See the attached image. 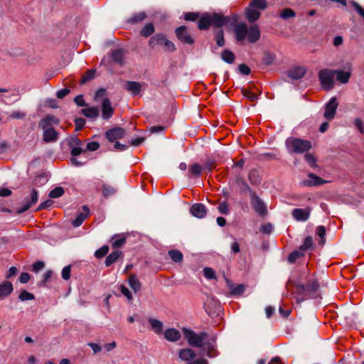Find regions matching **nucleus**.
Masks as SVG:
<instances>
[{
    "label": "nucleus",
    "instance_id": "f257e3e1",
    "mask_svg": "<svg viewBox=\"0 0 364 364\" xmlns=\"http://www.w3.org/2000/svg\"><path fill=\"white\" fill-rule=\"evenodd\" d=\"M235 34L237 41H243L247 38L251 43H256L261 36L260 30L257 25L248 27L245 23L236 25L235 26Z\"/></svg>",
    "mask_w": 364,
    "mask_h": 364
},
{
    "label": "nucleus",
    "instance_id": "f03ea898",
    "mask_svg": "<svg viewBox=\"0 0 364 364\" xmlns=\"http://www.w3.org/2000/svg\"><path fill=\"white\" fill-rule=\"evenodd\" d=\"M185 338L187 340L188 344L193 347L201 348L204 345L208 349V354L210 356V350L213 347L208 343H205V339L208 338V333L205 332H200L196 333L192 330L183 328V329Z\"/></svg>",
    "mask_w": 364,
    "mask_h": 364
},
{
    "label": "nucleus",
    "instance_id": "7ed1b4c3",
    "mask_svg": "<svg viewBox=\"0 0 364 364\" xmlns=\"http://www.w3.org/2000/svg\"><path fill=\"white\" fill-rule=\"evenodd\" d=\"M295 288V293L302 297L298 299V302H301L304 299L311 298L313 294L319 289V284L317 279H309L306 285L296 283L294 285Z\"/></svg>",
    "mask_w": 364,
    "mask_h": 364
},
{
    "label": "nucleus",
    "instance_id": "20e7f679",
    "mask_svg": "<svg viewBox=\"0 0 364 364\" xmlns=\"http://www.w3.org/2000/svg\"><path fill=\"white\" fill-rule=\"evenodd\" d=\"M285 145L289 154H303L311 149V143L308 140L289 137Z\"/></svg>",
    "mask_w": 364,
    "mask_h": 364
},
{
    "label": "nucleus",
    "instance_id": "39448f33",
    "mask_svg": "<svg viewBox=\"0 0 364 364\" xmlns=\"http://www.w3.org/2000/svg\"><path fill=\"white\" fill-rule=\"evenodd\" d=\"M267 7V0H252L246 9L245 16L249 22L256 21L260 16L261 11Z\"/></svg>",
    "mask_w": 364,
    "mask_h": 364
},
{
    "label": "nucleus",
    "instance_id": "423d86ee",
    "mask_svg": "<svg viewBox=\"0 0 364 364\" xmlns=\"http://www.w3.org/2000/svg\"><path fill=\"white\" fill-rule=\"evenodd\" d=\"M245 189L250 192V203L255 211L259 215L264 216L267 213V208L262 200L256 194V193L253 192L250 186L245 183H244Z\"/></svg>",
    "mask_w": 364,
    "mask_h": 364
},
{
    "label": "nucleus",
    "instance_id": "0eeeda50",
    "mask_svg": "<svg viewBox=\"0 0 364 364\" xmlns=\"http://www.w3.org/2000/svg\"><path fill=\"white\" fill-rule=\"evenodd\" d=\"M180 359L186 364H207V360L201 357H197L195 351L191 348H183L178 352Z\"/></svg>",
    "mask_w": 364,
    "mask_h": 364
},
{
    "label": "nucleus",
    "instance_id": "6e6552de",
    "mask_svg": "<svg viewBox=\"0 0 364 364\" xmlns=\"http://www.w3.org/2000/svg\"><path fill=\"white\" fill-rule=\"evenodd\" d=\"M335 72L330 69H323L318 73V79L322 88L331 90L334 86Z\"/></svg>",
    "mask_w": 364,
    "mask_h": 364
},
{
    "label": "nucleus",
    "instance_id": "1a4fd4ad",
    "mask_svg": "<svg viewBox=\"0 0 364 364\" xmlns=\"http://www.w3.org/2000/svg\"><path fill=\"white\" fill-rule=\"evenodd\" d=\"M38 191L35 188H33L30 194V199L28 198L24 199L22 207L16 210L17 213H23L27 211L31 207V205L36 204L38 201Z\"/></svg>",
    "mask_w": 364,
    "mask_h": 364
},
{
    "label": "nucleus",
    "instance_id": "9d476101",
    "mask_svg": "<svg viewBox=\"0 0 364 364\" xmlns=\"http://www.w3.org/2000/svg\"><path fill=\"white\" fill-rule=\"evenodd\" d=\"M338 106V103L336 97H333L331 98L325 106L323 117L328 120L333 119L335 117Z\"/></svg>",
    "mask_w": 364,
    "mask_h": 364
},
{
    "label": "nucleus",
    "instance_id": "9b49d317",
    "mask_svg": "<svg viewBox=\"0 0 364 364\" xmlns=\"http://www.w3.org/2000/svg\"><path fill=\"white\" fill-rule=\"evenodd\" d=\"M210 18L211 25L217 28L227 25L231 21V17L225 16L221 14L217 13L210 14Z\"/></svg>",
    "mask_w": 364,
    "mask_h": 364
},
{
    "label": "nucleus",
    "instance_id": "f8f14e48",
    "mask_svg": "<svg viewBox=\"0 0 364 364\" xmlns=\"http://www.w3.org/2000/svg\"><path fill=\"white\" fill-rule=\"evenodd\" d=\"M176 35L183 43L191 45L194 43V39L188 33L187 28L185 26L177 28L176 29Z\"/></svg>",
    "mask_w": 364,
    "mask_h": 364
},
{
    "label": "nucleus",
    "instance_id": "ddd939ff",
    "mask_svg": "<svg viewBox=\"0 0 364 364\" xmlns=\"http://www.w3.org/2000/svg\"><path fill=\"white\" fill-rule=\"evenodd\" d=\"M126 132L121 127H114L109 129L105 132L107 139L110 142L117 141V140L123 138L125 136Z\"/></svg>",
    "mask_w": 364,
    "mask_h": 364
},
{
    "label": "nucleus",
    "instance_id": "4468645a",
    "mask_svg": "<svg viewBox=\"0 0 364 364\" xmlns=\"http://www.w3.org/2000/svg\"><path fill=\"white\" fill-rule=\"evenodd\" d=\"M102 117L103 119L107 120L110 119L114 114V108L109 98L104 97L102 101Z\"/></svg>",
    "mask_w": 364,
    "mask_h": 364
},
{
    "label": "nucleus",
    "instance_id": "2eb2a0df",
    "mask_svg": "<svg viewBox=\"0 0 364 364\" xmlns=\"http://www.w3.org/2000/svg\"><path fill=\"white\" fill-rule=\"evenodd\" d=\"M307 176L309 178L308 179L303 180L301 182V184L304 186L313 187V186H317L319 185H322V184L326 183V181H324L323 179H322L321 177H319L312 173H309L307 174Z\"/></svg>",
    "mask_w": 364,
    "mask_h": 364
},
{
    "label": "nucleus",
    "instance_id": "dca6fc26",
    "mask_svg": "<svg viewBox=\"0 0 364 364\" xmlns=\"http://www.w3.org/2000/svg\"><path fill=\"white\" fill-rule=\"evenodd\" d=\"M310 208H295L292 210V216L297 221H306L310 215Z\"/></svg>",
    "mask_w": 364,
    "mask_h": 364
},
{
    "label": "nucleus",
    "instance_id": "f3484780",
    "mask_svg": "<svg viewBox=\"0 0 364 364\" xmlns=\"http://www.w3.org/2000/svg\"><path fill=\"white\" fill-rule=\"evenodd\" d=\"M190 213L196 218H203L207 214L205 206L202 203H195L190 208Z\"/></svg>",
    "mask_w": 364,
    "mask_h": 364
},
{
    "label": "nucleus",
    "instance_id": "a211bd4d",
    "mask_svg": "<svg viewBox=\"0 0 364 364\" xmlns=\"http://www.w3.org/2000/svg\"><path fill=\"white\" fill-rule=\"evenodd\" d=\"M306 73V70L303 66H297L288 70V76L293 80H299L302 78Z\"/></svg>",
    "mask_w": 364,
    "mask_h": 364
},
{
    "label": "nucleus",
    "instance_id": "6ab92c4d",
    "mask_svg": "<svg viewBox=\"0 0 364 364\" xmlns=\"http://www.w3.org/2000/svg\"><path fill=\"white\" fill-rule=\"evenodd\" d=\"M43 130V140L49 143L58 139V133L53 127L42 128Z\"/></svg>",
    "mask_w": 364,
    "mask_h": 364
},
{
    "label": "nucleus",
    "instance_id": "aec40b11",
    "mask_svg": "<svg viewBox=\"0 0 364 364\" xmlns=\"http://www.w3.org/2000/svg\"><path fill=\"white\" fill-rule=\"evenodd\" d=\"M164 334V338L170 342L178 341L181 336L180 331L173 328H167Z\"/></svg>",
    "mask_w": 364,
    "mask_h": 364
},
{
    "label": "nucleus",
    "instance_id": "412c9836",
    "mask_svg": "<svg viewBox=\"0 0 364 364\" xmlns=\"http://www.w3.org/2000/svg\"><path fill=\"white\" fill-rule=\"evenodd\" d=\"M125 89L132 95H138L141 90V85L136 81H127Z\"/></svg>",
    "mask_w": 364,
    "mask_h": 364
},
{
    "label": "nucleus",
    "instance_id": "4be33fe9",
    "mask_svg": "<svg viewBox=\"0 0 364 364\" xmlns=\"http://www.w3.org/2000/svg\"><path fill=\"white\" fill-rule=\"evenodd\" d=\"M13 284L8 281L0 284V299L8 296L13 291Z\"/></svg>",
    "mask_w": 364,
    "mask_h": 364
},
{
    "label": "nucleus",
    "instance_id": "5701e85b",
    "mask_svg": "<svg viewBox=\"0 0 364 364\" xmlns=\"http://www.w3.org/2000/svg\"><path fill=\"white\" fill-rule=\"evenodd\" d=\"M211 26L210 14L205 13L202 15L198 22V28L200 30H207Z\"/></svg>",
    "mask_w": 364,
    "mask_h": 364
},
{
    "label": "nucleus",
    "instance_id": "b1692460",
    "mask_svg": "<svg viewBox=\"0 0 364 364\" xmlns=\"http://www.w3.org/2000/svg\"><path fill=\"white\" fill-rule=\"evenodd\" d=\"M148 322L149 323L152 331L156 334L159 335L163 332L164 324L161 321L156 318H149Z\"/></svg>",
    "mask_w": 364,
    "mask_h": 364
},
{
    "label": "nucleus",
    "instance_id": "393cba45",
    "mask_svg": "<svg viewBox=\"0 0 364 364\" xmlns=\"http://www.w3.org/2000/svg\"><path fill=\"white\" fill-rule=\"evenodd\" d=\"M59 120L53 115H47L42 119L39 122V127L41 128L51 127L52 124H58Z\"/></svg>",
    "mask_w": 364,
    "mask_h": 364
},
{
    "label": "nucleus",
    "instance_id": "a878e982",
    "mask_svg": "<svg viewBox=\"0 0 364 364\" xmlns=\"http://www.w3.org/2000/svg\"><path fill=\"white\" fill-rule=\"evenodd\" d=\"M83 210L84 213H80L76 217V218L74 220H73L72 224L74 227L77 228L80 226L87 217L89 214V208H87V206H83Z\"/></svg>",
    "mask_w": 364,
    "mask_h": 364
},
{
    "label": "nucleus",
    "instance_id": "bb28decb",
    "mask_svg": "<svg viewBox=\"0 0 364 364\" xmlns=\"http://www.w3.org/2000/svg\"><path fill=\"white\" fill-rule=\"evenodd\" d=\"M123 257V253L122 251L116 250L111 254H109L105 259V265L107 267L111 266L113 263H114L118 259L122 258Z\"/></svg>",
    "mask_w": 364,
    "mask_h": 364
},
{
    "label": "nucleus",
    "instance_id": "cd10ccee",
    "mask_svg": "<svg viewBox=\"0 0 364 364\" xmlns=\"http://www.w3.org/2000/svg\"><path fill=\"white\" fill-rule=\"evenodd\" d=\"M166 40V38L164 34L157 33L149 39V44L151 47H154L157 45H164Z\"/></svg>",
    "mask_w": 364,
    "mask_h": 364
},
{
    "label": "nucleus",
    "instance_id": "c85d7f7f",
    "mask_svg": "<svg viewBox=\"0 0 364 364\" xmlns=\"http://www.w3.org/2000/svg\"><path fill=\"white\" fill-rule=\"evenodd\" d=\"M112 58L114 62L120 65L124 63V52L122 49H117L112 51Z\"/></svg>",
    "mask_w": 364,
    "mask_h": 364
},
{
    "label": "nucleus",
    "instance_id": "c756f323",
    "mask_svg": "<svg viewBox=\"0 0 364 364\" xmlns=\"http://www.w3.org/2000/svg\"><path fill=\"white\" fill-rule=\"evenodd\" d=\"M129 285L134 292H137L141 289V282L135 274H130L129 277Z\"/></svg>",
    "mask_w": 364,
    "mask_h": 364
},
{
    "label": "nucleus",
    "instance_id": "7c9ffc66",
    "mask_svg": "<svg viewBox=\"0 0 364 364\" xmlns=\"http://www.w3.org/2000/svg\"><path fill=\"white\" fill-rule=\"evenodd\" d=\"M82 114L88 118H96L99 116V109L96 107L82 109Z\"/></svg>",
    "mask_w": 364,
    "mask_h": 364
},
{
    "label": "nucleus",
    "instance_id": "2f4dec72",
    "mask_svg": "<svg viewBox=\"0 0 364 364\" xmlns=\"http://www.w3.org/2000/svg\"><path fill=\"white\" fill-rule=\"evenodd\" d=\"M335 75H337V80L341 83H347L350 77V72L343 70H334Z\"/></svg>",
    "mask_w": 364,
    "mask_h": 364
},
{
    "label": "nucleus",
    "instance_id": "473e14b6",
    "mask_svg": "<svg viewBox=\"0 0 364 364\" xmlns=\"http://www.w3.org/2000/svg\"><path fill=\"white\" fill-rule=\"evenodd\" d=\"M112 246L113 248L122 247L126 242V237L123 235H115L112 237Z\"/></svg>",
    "mask_w": 364,
    "mask_h": 364
},
{
    "label": "nucleus",
    "instance_id": "72a5a7b5",
    "mask_svg": "<svg viewBox=\"0 0 364 364\" xmlns=\"http://www.w3.org/2000/svg\"><path fill=\"white\" fill-rule=\"evenodd\" d=\"M221 58L227 63L232 64L234 63L235 56V54L230 50L225 49L221 53Z\"/></svg>",
    "mask_w": 364,
    "mask_h": 364
},
{
    "label": "nucleus",
    "instance_id": "f704fd0d",
    "mask_svg": "<svg viewBox=\"0 0 364 364\" xmlns=\"http://www.w3.org/2000/svg\"><path fill=\"white\" fill-rule=\"evenodd\" d=\"M168 255L174 262L178 263L183 261V254L178 250H171L168 252Z\"/></svg>",
    "mask_w": 364,
    "mask_h": 364
},
{
    "label": "nucleus",
    "instance_id": "c9c22d12",
    "mask_svg": "<svg viewBox=\"0 0 364 364\" xmlns=\"http://www.w3.org/2000/svg\"><path fill=\"white\" fill-rule=\"evenodd\" d=\"M155 31L154 26L153 23H146L140 31V35L143 37L147 38L152 35Z\"/></svg>",
    "mask_w": 364,
    "mask_h": 364
},
{
    "label": "nucleus",
    "instance_id": "e433bc0d",
    "mask_svg": "<svg viewBox=\"0 0 364 364\" xmlns=\"http://www.w3.org/2000/svg\"><path fill=\"white\" fill-rule=\"evenodd\" d=\"M202 171H203L202 166L197 163L192 164L189 168V173L191 176L196 177V178H199L201 176Z\"/></svg>",
    "mask_w": 364,
    "mask_h": 364
},
{
    "label": "nucleus",
    "instance_id": "4c0bfd02",
    "mask_svg": "<svg viewBox=\"0 0 364 364\" xmlns=\"http://www.w3.org/2000/svg\"><path fill=\"white\" fill-rule=\"evenodd\" d=\"M95 70L90 69L87 70L81 77L80 84L83 85L87 82L88 81L92 80L95 76Z\"/></svg>",
    "mask_w": 364,
    "mask_h": 364
},
{
    "label": "nucleus",
    "instance_id": "58836bf2",
    "mask_svg": "<svg viewBox=\"0 0 364 364\" xmlns=\"http://www.w3.org/2000/svg\"><path fill=\"white\" fill-rule=\"evenodd\" d=\"M146 17V15L144 12H139L134 14L128 21L131 23H136L143 21Z\"/></svg>",
    "mask_w": 364,
    "mask_h": 364
},
{
    "label": "nucleus",
    "instance_id": "ea45409f",
    "mask_svg": "<svg viewBox=\"0 0 364 364\" xmlns=\"http://www.w3.org/2000/svg\"><path fill=\"white\" fill-rule=\"evenodd\" d=\"M304 159L311 168L318 167L316 159L312 154H306L304 155Z\"/></svg>",
    "mask_w": 364,
    "mask_h": 364
},
{
    "label": "nucleus",
    "instance_id": "a19ab883",
    "mask_svg": "<svg viewBox=\"0 0 364 364\" xmlns=\"http://www.w3.org/2000/svg\"><path fill=\"white\" fill-rule=\"evenodd\" d=\"M63 193L64 189L62 187H56L50 192L49 197L51 198H57L62 196Z\"/></svg>",
    "mask_w": 364,
    "mask_h": 364
},
{
    "label": "nucleus",
    "instance_id": "79ce46f5",
    "mask_svg": "<svg viewBox=\"0 0 364 364\" xmlns=\"http://www.w3.org/2000/svg\"><path fill=\"white\" fill-rule=\"evenodd\" d=\"M115 192H116V190L112 186L107 185V184L103 185L102 193H103L104 196L108 197V196H112L113 194L115 193Z\"/></svg>",
    "mask_w": 364,
    "mask_h": 364
},
{
    "label": "nucleus",
    "instance_id": "37998d69",
    "mask_svg": "<svg viewBox=\"0 0 364 364\" xmlns=\"http://www.w3.org/2000/svg\"><path fill=\"white\" fill-rule=\"evenodd\" d=\"M304 256V254L300 251H293L288 257V262L293 264L297 259Z\"/></svg>",
    "mask_w": 364,
    "mask_h": 364
},
{
    "label": "nucleus",
    "instance_id": "c03bdc74",
    "mask_svg": "<svg viewBox=\"0 0 364 364\" xmlns=\"http://www.w3.org/2000/svg\"><path fill=\"white\" fill-rule=\"evenodd\" d=\"M295 15V12L291 9L287 8L282 11L280 16L283 19H288L294 17Z\"/></svg>",
    "mask_w": 364,
    "mask_h": 364
},
{
    "label": "nucleus",
    "instance_id": "a18cd8bd",
    "mask_svg": "<svg viewBox=\"0 0 364 364\" xmlns=\"http://www.w3.org/2000/svg\"><path fill=\"white\" fill-rule=\"evenodd\" d=\"M202 168L203 171L210 173L215 168V163L214 161L207 160Z\"/></svg>",
    "mask_w": 364,
    "mask_h": 364
},
{
    "label": "nucleus",
    "instance_id": "49530a36",
    "mask_svg": "<svg viewBox=\"0 0 364 364\" xmlns=\"http://www.w3.org/2000/svg\"><path fill=\"white\" fill-rule=\"evenodd\" d=\"M313 245V240L311 236H308L304 239L303 244L300 246L301 250H307Z\"/></svg>",
    "mask_w": 364,
    "mask_h": 364
},
{
    "label": "nucleus",
    "instance_id": "de8ad7c7",
    "mask_svg": "<svg viewBox=\"0 0 364 364\" xmlns=\"http://www.w3.org/2000/svg\"><path fill=\"white\" fill-rule=\"evenodd\" d=\"M18 298L21 301H28V300H33L35 296L33 294L27 291L26 290H23L21 292L18 296Z\"/></svg>",
    "mask_w": 364,
    "mask_h": 364
},
{
    "label": "nucleus",
    "instance_id": "09e8293b",
    "mask_svg": "<svg viewBox=\"0 0 364 364\" xmlns=\"http://www.w3.org/2000/svg\"><path fill=\"white\" fill-rule=\"evenodd\" d=\"M109 249V248L107 245H104L95 252V256L97 258H102L108 253Z\"/></svg>",
    "mask_w": 364,
    "mask_h": 364
},
{
    "label": "nucleus",
    "instance_id": "8fccbe9b",
    "mask_svg": "<svg viewBox=\"0 0 364 364\" xmlns=\"http://www.w3.org/2000/svg\"><path fill=\"white\" fill-rule=\"evenodd\" d=\"M26 116V113L23 111L16 110L11 113L9 117L15 119H22Z\"/></svg>",
    "mask_w": 364,
    "mask_h": 364
},
{
    "label": "nucleus",
    "instance_id": "3c124183",
    "mask_svg": "<svg viewBox=\"0 0 364 364\" xmlns=\"http://www.w3.org/2000/svg\"><path fill=\"white\" fill-rule=\"evenodd\" d=\"M215 40L218 46L222 47L225 45L223 31L222 30L217 31L215 34Z\"/></svg>",
    "mask_w": 364,
    "mask_h": 364
},
{
    "label": "nucleus",
    "instance_id": "603ef678",
    "mask_svg": "<svg viewBox=\"0 0 364 364\" xmlns=\"http://www.w3.org/2000/svg\"><path fill=\"white\" fill-rule=\"evenodd\" d=\"M220 213L223 215H228L229 213V205L226 201L220 203L218 208Z\"/></svg>",
    "mask_w": 364,
    "mask_h": 364
},
{
    "label": "nucleus",
    "instance_id": "864d4df0",
    "mask_svg": "<svg viewBox=\"0 0 364 364\" xmlns=\"http://www.w3.org/2000/svg\"><path fill=\"white\" fill-rule=\"evenodd\" d=\"M242 93L245 97L248 98L251 102H255L257 99V97L255 94H254L253 92H252L251 91H250L247 89H242Z\"/></svg>",
    "mask_w": 364,
    "mask_h": 364
},
{
    "label": "nucleus",
    "instance_id": "5fc2aeb1",
    "mask_svg": "<svg viewBox=\"0 0 364 364\" xmlns=\"http://www.w3.org/2000/svg\"><path fill=\"white\" fill-rule=\"evenodd\" d=\"M204 276L209 279H213L215 278V273L212 268L205 267L203 269Z\"/></svg>",
    "mask_w": 364,
    "mask_h": 364
},
{
    "label": "nucleus",
    "instance_id": "6e6d98bb",
    "mask_svg": "<svg viewBox=\"0 0 364 364\" xmlns=\"http://www.w3.org/2000/svg\"><path fill=\"white\" fill-rule=\"evenodd\" d=\"M274 56L269 53H265L264 57L263 58V63L266 65H270L274 61Z\"/></svg>",
    "mask_w": 364,
    "mask_h": 364
},
{
    "label": "nucleus",
    "instance_id": "4d7b16f0",
    "mask_svg": "<svg viewBox=\"0 0 364 364\" xmlns=\"http://www.w3.org/2000/svg\"><path fill=\"white\" fill-rule=\"evenodd\" d=\"M199 18V14L195 12H188L185 14L184 19L186 21H195Z\"/></svg>",
    "mask_w": 364,
    "mask_h": 364
},
{
    "label": "nucleus",
    "instance_id": "13d9d810",
    "mask_svg": "<svg viewBox=\"0 0 364 364\" xmlns=\"http://www.w3.org/2000/svg\"><path fill=\"white\" fill-rule=\"evenodd\" d=\"M350 4L357 11V13L364 19V9L361 7V6L355 1H351Z\"/></svg>",
    "mask_w": 364,
    "mask_h": 364
},
{
    "label": "nucleus",
    "instance_id": "bf43d9fd",
    "mask_svg": "<svg viewBox=\"0 0 364 364\" xmlns=\"http://www.w3.org/2000/svg\"><path fill=\"white\" fill-rule=\"evenodd\" d=\"M245 290V286L244 284H238L234 289L233 291L231 293L232 295L240 296L243 294Z\"/></svg>",
    "mask_w": 364,
    "mask_h": 364
},
{
    "label": "nucleus",
    "instance_id": "052dcab7",
    "mask_svg": "<svg viewBox=\"0 0 364 364\" xmlns=\"http://www.w3.org/2000/svg\"><path fill=\"white\" fill-rule=\"evenodd\" d=\"M164 50L168 52H173L176 50L174 44L168 39L164 43Z\"/></svg>",
    "mask_w": 364,
    "mask_h": 364
},
{
    "label": "nucleus",
    "instance_id": "680f3d73",
    "mask_svg": "<svg viewBox=\"0 0 364 364\" xmlns=\"http://www.w3.org/2000/svg\"><path fill=\"white\" fill-rule=\"evenodd\" d=\"M120 291L122 294L124 296H125L129 301L132 300V294L127 287H126L124 285H121Z\"/></svg>",
    "mask_w": 364,
    "mask_h": 364
},
{
    "label": "nucleus",
    "instance_id": "e2e57ef3",
    "mask_svg": "<svg viewBox=\"0 0 364 364\" xmlns=\"http://www.w3.org/2000/svg\"><path fill=\"white\" fill-rule=\"evenodd\" d=\"M81 144H82L81 140L79 139L77 136H73V137L70 138V140L68 141V146L70 148L80 146V145H81Z\"/></svg>",
    "mask_w": 364,
    "mask_h": 364
},
{
    "label": "nucleus",
    "instance_id": "0e129e2a",
    "mask_svg": "<svg viewBox=\"0 0 364 364\" xmlns=\"http://www.w3.org/2000/svg\"><path fill=\"white\" fill-rule=\"evenodd\" d=\"M70 272H71V268H70V265L63 267L62 272H61L63 279L65 280L69 279L70 277Z\"/></svg>",
    "mask_w": 364,
    "mask_h": 364
},
{
    "label": "nucleus",
    "instance_id": "69168bd1",
    "mask_svg": "<svg viewBox=\"0 0 364 364\" xmlns=\"http://www.w3.org/2000/svg\"><path fill=\"white\" fill-rule=\"evenodd\" d=\"M355 127L359 130L361 134H364V124L361 119L355 118L354 121Z\"/></svg>",
    "mask_w": 364,
    "mask_h": 364
},
{
    "label": "nucleus",
    "instance_id": "338daca9",
    "mask_svg": "<svg viewBox=\"0 0 364 364\" xmlns=\"http://www.w3.org/2000/svg\"><path fill=\"white\" fill-rule=\"evenodd\" d=\"M44 262L42 261H37L33 264L32 270L34 272H38L44 268Z\"/></svg>",
    "mask_w": 364,
    "mask_h": 364
},
{
    "label": "nucleus",
    "instance_id": "774afa93",
    "mask_svg": "<svg viewBox=\"0 0 364 364\" xmlns=\"http://www.w3.org/2000/svg\"><path fill=\"white\" fill-rule=\"evenodd\" d=\"M100 147V144L97 141H91L87 143L86 146V150L90 151H95L97 150Z\"/></svg>",
    "mask_w": 364,
    "mask_h": 364
}]
</instances>
